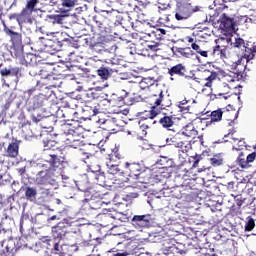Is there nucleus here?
<instances>
[{
    "label": "nucleus",
    "instance_id": "obj_11",
    "mask_svg": "<svg viewBox=\"0 0 256 256\" xmlns=\"http://www.w3.org/2000/svg\"><path fill=\"white\" fill-rule=\"evenodd\" d=\"M4 33H6L8 37H10L12 46L23 45V36L21 35V33H18L9 29V27H7V25L5 24H4Z\"/></svg>",
    "mask_w": 256,
    "mask_h": 256
},
{
    "label": "nucleus",
    "instance_id": "obj_29",
    "mask_svg": "<svg viewBox=\"0 0 256 256\" xmlns=\"http://www.w3.org/2000/svg\"><path fill=\"white\" fill-rule=\"evenodd\" d=\"M88 202L89 206L91 209L97 210V209H101V207H103V201L98 200L95 202V200L93 199H84L83 203Z\"/></svg>",
    "mask_w": 256,
    "mask_h": 256
},
{
    "label": "nucleus",
    "instance_id": "obj_47",
    "mask_svg": "<svg viewBox=\"0 0 256 256\" xmlns=\"http://www.w3.org/2000/svg\"><path fill=\"white\" fill-rule=\"evenodd\" d=\"M241 147H245V140L243 139L238 141V148L234 146L233 149H235L236 151H240Z\"/></svg>",
    "mask_w": 256,
    "mask_h": 256
},
{
    "label": "nucleus",
    "instance_id": "obj_6",
    "mask_svg": "<svg viewBox=\"0 0 256 256\" xmlns=\"http://www.w3.org/2000/svg\"><path fill=\"white\" fill-rule=\"evenodd\" d=\"M125 168L128 169V171L130 172L129 177H132V179H139L141 173L145 172V166L141 163L126 162Z\"/></svg>",
    "mask_w": 256,
    "mask_h": 256
},
{
    "label": "nucleus",
    "instance_id": "obj_63",
    "mask_svg": "<svg viewBox=\"0 0 256 256\" xmlns=\"http://www.w3.org/2000/svg\"><path fill=\"white\" fill-rule=\"evenodd\" d=\"M54 251H59V242H54Z\"/></svg>",
    "mask_w": 256,
    "mask_h": 256
},
{
    "label": "nucleus",
    "instance_id": "obj_18",
    "mask_svg": "<svg viewBox=\"0 0 256 256\" xmlns=\"http://www.w3.org/2000/svg\"><path fill=\"white\" fill-rule=\"evenodd\" d=\"M118 71L119 70L117 68H109V67L102 66L97 70V73L100 76V78L107 81V79H109V77H111V75H113V73H118Z\"/></svg>",
    "mask_w": 256,
    "mask_h": 256
},
{
    "label": "nucleus",
    "instance_id": "obj_10",
    "mask_svg": "<svg viewBox=\"0 0 256 256\" xmlns=\"http://www.w3.org/2000/svg\"><path fill=\"white\" fill-rule=\"evenodd\" d=\"M19 145H21V141L17 140V138H13L6 148V157L15 159V157L19 155Z\"/></svg>",
    "mask_w": 256,
    "mask_h": 256
},
{
    "label": "nucleus",
    "instance_id": "obj_39",
    "mask_svg": "<svg viewBox=\"0 0 256 256\" xmlns=\"http://www.w3.org/2000/svg\"><path fill=\"white\" fill-rule=\"evenodd\" d=\"M77 187H78L79 191H82L86 195H89V184H86V186H84L83 182H79L77 184Z\"/></svg>",
    "mask_w": 256,
    "mask_h": 256
},
{
    "label": "nucleus",
    "instance_id": "obj_43",
    "mask_svg": "<svg viewBox=\"0 0 256 256\" xmlns=\"http://www.w3.org/2000/svg\"><path fill=\"white\" fill-rule=\"evenodd\" d=\"M53 81H55V75L53 74H48V78H46V80H44V82H42L44 85H49V83H53Z\"/></svg>",
    "mask_w": 256,
    "mask_h": 256
},
{
    "label": "nucleus",
    "instance_id": "obj_27",
    "mask_svg": "<svg viewBox=\"0 0 256 256\" xmlns=\"http://www.w3.org/2000/svg\"><path fill=\"white\" fill-rule=\"evenodd\" d=\"M152 85H153V79L151 78H144L139 84L134 83L135 87H140V89L142 90L149 89L150 87H152Z\"/></svg>",
    "mask_w": 256,
    "mask_h": 256
},
{
    "label": "nucleus",
    "instance_id": "obj_35",
    "mask_svg": "<svg viewBox=\"0 0 256 256\" xmlns=\"http://www.w3.org/2000/svg\"><path fill=\"white\" fill-rule=\"evenodd\" d=\"M176 51L182 55V57H191V48H177Z\"/></svg>",
    "mask_w": 256,
    "mask_h": 256
},
{
    "label": "nucleus",
    "instance_id": "obj_32",
    "mask_svg": "<svg viewBox=\"0 0 256 256\" xmlns=\"http://www.w3.org/2000/svg\"><path fill=\"white\" fill-rule=\"evenodd\" d=\"M211 161V165H213V167H219L221 165H223V157L219 156V155H215L213 158L210 159Z\"/></svg>",
    "mask_w": 256,
    "mask_h": 256
},
{
    "label": "nucleus",
    "instance_id": "obj_38",
    "mask_svg": "<svg viewBox=\"0 0 256 256\" xmlns=\"http://www.w3.org/2000/svg\"><path fill=\"white\" fill-rule=\"evenodd\" d=\"M49 71H47V68H43L40 70L39 76L42 79V83H44L45 81H47V78L49 77Z\"/></svg>",
    "mask_w": 256,
    "mask_h": 256
},
{
    "label": "nucleus",
    "instance_id": "obj_41",
    "mask_svg": "<svg viewBox=\"0 0 256 256\" xmlns=\"http://www.w3.org/2000/svg\"><path fill=\"white\" fill-rule=\"evenodd\" d=\"M147 49H149L150 51H159V43L152 42L151 44L147 45Z\"/></svg>",
    "mask_w": 256,
    "mask_h": 256
},
{
    "label": "nucleus",
    "instance_id": "obj_9",
    "mask_svg": "<svg viewBox=\"0 0 256 256\" xmlns=\"http://www.w3.org/2000/svg\"><path fill=\"white\" fill-rule=\"evenodd\" d=\"M67 235V226L65 223L59 222L56 226L52 227V236L55 241H61Z\"/></svg>",
    "mask_w": 256,
    "mask_h": 256
},
{
    "label": "nucleus",
    "instance_id": "obj_21",
    "mask_svg": "<svg viewBox=\"0 0 256 256\" xmlns=\"http://www.w3.org/2000/svg\"><path fill=\"white\" fill-rule=\"evenodd\" d=\"M221 27L226 31H231L233 29V19L223 13L220 18Z\"/></svg>",
    "mask_w": 256,
    "mask_h": 256
},
{
    "label": "nucleus",
    "instance_id": "obj_13",
    "mask_svg": "<svg viewBox=\"0 0 256 256\" xmlns=\"http://www.w3.org/2000/svg\"><path fill=\"white\" fill-rule=\"evenodd\" d=\"M31 15H33V12L26 10V8H24L20 14L15 15V19L19 27H23L24 23H29L31 25V23H33Z\"/></svg>",
    "mask_w": 256,
    "mask_h": 256
},
{
    "label": "nucleus",
    "instance_id": "obj_31",
    "mask_svg": "<svg viewBox=\"0 0 256 256\" xmlns=\"http://www.w3.org/2000/svg\"><path fill=\"white\" fill-rule=\"evenodd\" d=\"M237 161H238V165H240V167L242 169H247V167H249V164L247 162V158L245 157V154L240 153L237 158Z\"/></svg>",
    "mask_w": 256,
    "mask_h": 256
},
{
    "label": "nucleus",
    "instance_id": "obj_5",
    "mask_svg": "<svg viewBox=\"0 0 256 256\" xmlns=\"http://www.w3.org/2000/svg\"><path fill=\"white\" fill-rule=\"evenodd\" d=\"M155 223V217L151 214L134 215L131 224L135 229H149Z\"/></svg>",
    "mask_w": 256,
    "mask_h": 256
},
{
    "label": "nucleus",
    "instance_id": "obj_12",
    "mask_svg": "<svg viewBox=\"0 0 256 256\" xmlns=\"http://www.w3.org/2000/svg\"><path fill=\"white\" fill-rule=\"evenodd\" d=\"M185 73H187V69L183 64H177L168 69V75H170V80L175 81V77H185Z\"/></svg>",
    "mask_w": 256,
    "mask_h": 256
},
{
    "label": "nucleus",
    "instance_id": "obj_22",
    "mask_svg": "<svg viewBox=\"0 0 256 256\" xmlns=\"http://www.w3.org/2000/svg\"><path fill=\"white\" fill-rule=\"evenodd\" d=\"M12 55L19 59V61H23L25 57V53L23 52V44L12 46Z\"/></svg>",
    "mask_w": 256,
    "mask_h": 256
},
{
    "label": "nucleus",
    "instance_id": "obj_2",
    "mask_svg": "<svg viewBox=\"0 0 256 256\" xmlns=\"http://www.w3.org/2000/svg\"><path fill=\"white\" fill-rule=\"evenodd\" d=\"M77 122L72 120V123H64L61 125L62 139L68 147H81V133L77 128Z\"/></svg>",
    "mask_w": 256,
    "mask_h": 256
},
{
    "label": "nucleus",
    "instance_id": "obj_37",
    "mask_svg": "<svg viewBox=\"0 0 256 256\" xmlns=\"http://www.w3.org/2000/svg\"><path fill=\"white\" fill-rule=\"evenodd\" d=\"M35 91H36L35 87H32L24 91V99H26L27 101H30L31 96L34 95Z\"/></svg>",
    "mask_w": 256,
    "mask_h": 256
},
{
    "label": "nucleus",
    "instance_id": "obj_45",
    "mask_svg": "<svg viewBox=\"0 0 256 256\" xmlns=\"http://www.w3.org/2000/svg\"><path fill=\"white\" fill-rule=\"evenodd\" d=\"M11 70V75H14L15 77H19L21 75V70L19 68H12Z\"/></svg>",
    "mask_w": 256,
    "mask_h": 256
},
{
    "label": "nucleus",
    "instance_id": "obj_4",
    "mask_svg": "<svg viewBox=\"0 0 256 256\" xmlns=\"http://www.w3.org/2000/svg\"><path fill=\"white\" fill-rule=\"evenodd\" d=\"M201 8L199 6H193L191 3L178 4L174 11L176 21H187L191 19L193 13H197Z\"/></svg>",
    "mask_w": 256,
    "mask_h": 256
},
{
    "label": "nucleus",
    "instance_id": "obj_23",
    "mask_svg": "<svg viewBox=\"0 0 256 256\" xmlns=\"http://www.w3.org/2000/svg\"><path fill=\"white\" fill-rule=\"evenodd\" d=\"M107 171L110 175H121L119 165L114 164L111 160L106 162Z\"/></svg>",
    "mask_w": 256,
    "mask_h": 256
},
{
    "label": "nucleus",
    "instance_id": "obj_3",
    "mask_svg": "<svg viewBox=\"0 0 256 256\" xmlns=\"http://www.w3.org/2000/svg\"><path fill=\"white\" fill-rule=\"evenodd\" d=\"M256 53V40L246 42V46L244 48V54L239 58L236 62L231 65V69H234L236 73H243L245 71V63H249V61H253L255 59Z\"/></svg>",
    "mask_w": 256,
    "mask_h": 256
},
{
    "label": "nucleus",
    "instance_id": "obj_14",
    "mask_svg": "<svg viewBox=\"0 0 256 256\" xmlns=\"http://www.w3.org/2000/svg\"><path fill=\"white\" fill-rule=\"evenodd\" d=\"M163 101V91H160L158 97L156 98L154 102V106L151 107V110L148 112V117L152 121V119H155L161 111L159 110V105H161V102Z\"/></svg>",
    "mask_w": 256,
    "mask_h": 256
},
{
    "label": "nucleus",
    "instance_id": "obj_53",
    "mask_svg": "<svg viewBox=\"0 0 256 256\" xmlns=\"http://www.w3.org/2000/svg\"><path fill=\"white\" fill-rule=\"evenodd\" d=\"M180 111L183 113H189V106H179Z\"/></svg>",
    "mask_w": 256,
    "mask_h": 256
},
{
    "label": "nucleus",
    "instance_id": "obj_16",
    "mask_svg": "<svg viewBox=\"0 0 256 256\" xmlns=\"http://www.w3.org/2000/svg\"><path fill=\"white\" fill-rule=\"evenodd\" d=\"M45 102V95L39 94L32 97L28 100V105L31 109H39V107H43V103Z\"/></svg>",
    "mask_w": 256,
    "mask_h": 256
},
{
    "label": "nucleus",
    "instance_id": "obj_28",
    "mask_svg": "<svg viewBox=\"0 0 256 256\" xmlns=\"http://www.w3.org/2000/svg\"><path fill=\"white\" fill-rule=\"evenodd\" d=\"M245 40L243 38H235V41L231 43V46L234 47V49H240L245 53V46H246Z\"/></svg>",
    "mask_w": 256,
    "mask_h": 256
},
{
    "label": "nucleus",
    "instance_id": "obj_56",
    "mask_svg": "<svg viewBox=\"0 0 256 256\" xmlns=\"http://www.w3.org/2000/svg\"><path fill=\"white\" fill-rule=\"evenodd\" d=\"M209 169L211 168H205V167L198 168V173H206V171H209Z\"/></svg>",
    "mask_w": 256,
    "mask_h": 256
},
{
    "label": "nucleus",
    "instance_id": "obj_42",
    "mask_svg": "<svg viewBox=\"0 0 256 256\" xmlns=\"http://www.w3.org/2000/svg\"><path fill=\"white\" fill-rule=\"evenodd\" d=\"M86 111H90L91 117H95V115L99 113V110L96 107L93 108V107L86 106Z\"/></svg>",
    "mask_w": 256,
    "mask_h": 256
},
{
    "label": "nucleus",
    "instance_id": "obj_46",
    "mask_svg": "<svg viewBox=\"0 0 256 256\" xmlns=\"http://www.w3.org/2000/svg\"><path fill=\"white\" fill-rule=\"evenodd\" d=\"M128 95H129V92H127L125 90H121L120 96H119V101H123V99H125Z\"/></svg>",
    "mask_w": 256,
    "mask_h": 256
},
{
    "label": "nucleus",
    "instance_id": "obj_36",
    "mask_svg": "<svg viewBox=\"0 0 256 256\" xmlns=\"http://www.w3.org/2000/svg\"><path fill=\"white\" fill-rule=\"evenodd\" d=\"M255 228V220L253 218H249L245 225V231H253Z\"/></svg>",
    "mask_w": 256,
    "mask_h": 256
},
{
    "label": "nucleus",
    "instance_id": "obj_54",
    "mask_svg": "<svg viewBox=\"0 0 256 256\" xmlns=\"http://www.w3.org/2000/svg\"><path fill=\"white\" fill-rule=\"evenodd\" d=\"M93 21H95L97 27H103V22H101V20L97 19V17H94Z\"/></svg>",
    "mask_w": 256,
    "mask_h": 256
},
{
    "label": "nucleus",
    "instance_id": "obj_26",
    "mask_svg": "<svg viewBox=\"0 0 256 256\" xmlns=\"http://www.w3.org/2000/svg\"><path fill=\"white\" fill-rule=\"evenodd\" d=\"M162 251H164L165 254L173 253V251H175V244H173V241L163 240L162 241Z\"/></svg>",
    "mask_w": 256,
    "mask_h": 256
},
{
    "label": "nucleus",
    "instance_id": "obj_17",
    "mask_svg": "<svg viewBox=\"0 0 256 256\" xmlns=\"http://www.w3.org/2000/svg\"><path fill=\"white\" fill-rule=\"evenodd\" d=\"M65 17H67V15L50 14L46 16L45 20L48 23H52V25H63L65 23Z\"/></svg>",
    "mask_w": 256,
    "mask_h": 256
},
{
    "label": "nucleus",
    "instance_id": "obj_51",
    "mask_svg": "<svg viewBox=\"0 0 256 256\" xmlns=\"http://www.w3.org/2000/svg\"><path fill=\"white\" fill-rule=\"evenodd\" d=\"M13 102V100H11V98H9L5 105H4V110L7 111V109H9V107H11V103Z\"/></svg>",
    "mask_w": 256,
    "mask_h": 256
},
{
    "label": "nucleus",
    "instance_id": "obj_34",
    "mask_svg": "<svg viewBox=\"0 0 256 256\" xmlns=\"http://www.w3.org/2000/svg\"><path fill=\"white\" fill-rule=\"evenodd\" d=\"M38 3H39V0H29L24 9L33 13V10L35 9Z\"/></svg>",
    "mask_w": 256,
    "mask_h": 256
},
{
    "label": "nucleus",
    "instance_id": "obj_24",
    "mask_svg": "<svg viewBox=\"0 0 256 256\" xmlns=\"http://www.w3.org/2000/svg\"><path fill=\"white\" fill-rule=\"evenodd\" d=\"M89 171L91 173H96L95 174V180L97 181V183H105V174H99V171H101V167L97 166L96 168H94L93 166L89 167Z\"/></svg>",
    "mask_w": 256,
    "mask_h": 256
},
{
    "label": "nucleus",
    "instance_id": "obj_15",
    "mask_svg": "<svg viewBox=\"0 0 256 256\" xmlns=\"http://www.w3.org/2000/svg\"><path fill=\"white\" fill-rule=\"evenodd\" d=\"M79 5V0H61L60 12L69 13V11H73V8Z\"/></svg>",
    "mask_w": 256,
    "mask_h": 256
},
{
    "label": "nucleus",
    "instance_id": "obj_52",
    "mask_svg": "<svg viewBox=\"0 0 256 256\" xmlns=\"http://www.w3.org/2000/svg\"><path fill=\"white\" fill-rule=\"evenodd\" d=\"M221 53V46H216L213 49V55H219Z\"/></svg>",
    "mask_w": 256,
    "mask_h": 256
},
{
    "label": "nucleus",
    "instance_id": "obj_33",
    "mask_svg": "<svg viewBox=\"0 0 256 256\" xmlns=\"http://www.w3.org/2000/svg\"><path fill=\"white\" fill-rule=\"evenodd\" d=\"M159 9L165 11L171 9V0H158Z\"/></svg>",
    "mask_w": 256,
    "mask_h": 256
},
{
    "label": "nucleus",
    "instance_id": "obj_59",
    "mask_svg": "<svg viewBox=\"0 0 256 256\" xmlns=\"http://www.w3.org/2000/svg\"><path fill=\"white\" fill-rule=\"evenodd\" d=\"M18 173L19 175H25V167L19 168Z\"/></svg>",
    "mask_w": 256,
    "mask_h": 256
},
{
    "label": "nucleus",
    "instance_id": "obj_50",
    "mask_svg": "<svg viewBox=\"0 0 256 256\" xmlns=\"http://www.w3.org/2000/svg\"><path fill=\"white\" fill-rule=\"evenodd\" d=\"M9 231V229H7L5 226H3L2 223H0V235H5V233H7Z\"/></svg>",
    "mask_w": 256,
    "mask_h": 256
},
{
    "label": "nucleus",
    "instance_id": "obj_60",
    "mask_svg": "<svg viewBox=\"0 0 256 256\" xmlns=\"http://www.w3.org/2000/svg\"><path fill=\"white\" fill-rule=\"evenodd\" d=\"M110 51H112V53H115V51H117V45L113 44L110 48Z\"/></svg>",
    "mask_w": 256,
    "mask_h": 256
},
{
    "label": "nucleus",
    "instance_id": "obj_1",
    "mask_svg": "<svg viewBox=\"0 0 256 256\" xmlns=\"http://www.w3.org/2000/svg\"><path fill=\"white\" fill-rule=\"evenodd\" d=\"M54 169L47 164L42 165V169L38 170L35 175L34 183L39 187H44L45 191H49L51 187L59 189V179H61V158L58 155L53 156Z\"/></svg>",
    "mask_w": 256,
    "mask_h": 256
},
{
    "label": "nucleus",
    "instance_id": "obj_40",
    "mask_svg": "<svg viewBox=\"0 0 256 256\" xmlns=\"http://www.w3.org/2000/svg\"><path fill=\"white\" fill-rule=\"evenodd\" d=\"M4 255L5 256H14L15 255V248H11V247H9V245H7L5 247Z\"/></svg>",
    "mask_w": 256,
    "mask_h": 256
},
{
    "label": "nucleus",
    "instance_id": "obj_61",
    "mask_svg": "<svg viewBox=\"0 0 256 256\" xmlns=\"http://www.w3.org/2000/svg\"><path fill=\"white\" fill-rule=\"evenodd\" d=\"M185 105H187V100L181 101L178 107H185Z\"/></svg>",
    "mask_w": 256,
    "mask_h": 256
},
{
    "label": "nucleus",
    "instance_id": "obj_19",
    "mask_svg": "<svg viewBox=\"0 0 256 256\" xmlns=\"http://www.w3.org/2000/svg\"><path fill=\"white\" fill-rule=\"evenodd\" d=\"M24 196L27 201H30V203H35V201H37V188L31 186L25 187Z\"/></svg>",
    "mask_w": 256,
    "mask_h": 256
},
{
    "label": "nucleus",
    "instance_id": "obj_8",
    "mask_svg": "<svg viewBox=\"0 0 256 256\" xmlns=\"http://www.w3.org/2000/svg\"><path fill=\"white\" fill-rule=\"evenodd\" d=\"M166 145H172L176 147L177 149H182V153L187 152V145H189L187 142L181 141V134H175L174 136L170 138H166Z\"/></svg>",
    "mask_w": 256,
    "mask_h": 256
},
{
    "label": "nucleus",
    "instance_id": "obj_57",
    "mask_svg": "<svg viewBox=\"0 0 256 256\" xmlns=\"http://www.w3.org/2000/svg\"><path fill=\"white\" fill-rule=\"evenodd\" d=\"M128 255H129V253H127V252L112 254V256H128Z\"/></svg>",
    "mask_w": 256,
    "mask_h": 256
},
{
    "label": "nucleus",
    "instance_id": "obj_7",
    "mask_svg": "<svg viewBox=\"0 0 256 256\" xmlns=\"http://www.w3.org/2000/svg\"><path fill=\"white\" fill-rule=\"evenodd\" d=\"M69 43H71V39L67 33L57 32L54 37V53H56V51H61V48L64 45H69Z\"/></svg>",
    "mask_w": 256,
    "mask_h": 256
},
{
    "label": "nucleus",
    "instance_id": "obj_58",
    "mask_svg": "<svg viewBox=\"0 0 256 256\" xmlns=\"http://www.w3.org/2000/svg\"><path fill=\"white\" fill-rule=\"evenodd\" d=\"M215 75L214 74H211L208 78H206V81H215Z\"/></svg>",
    "mask_w": 256,
    "mask_h": 256
},
{
    "label": "nucleus",
    "instance_id": "obj_48",
    "mask_svg": "<svg viewBox=\"0 0 256 256\" xmlns=\"http://www.w3.org/2000/svg\"><path fill=\"white\" fill-rule=\"evenodd\" d=\"M1 75H2L3 77H7L8 75H11V69H7V68L2 69V70H1Z\"/></svg>",
    "mask_w": 256,
    "mask_h": 256
},
{
    "label": "nucleus",
    "instance_id": "obj_64",
    "mask_svg": "<svg viewBox=\"0 0 256 256\" xmlns=\"http://www.w3.org/2000/svg\"><path fill=\"white\" fill-rule=\"evenodd\" d=\"M20 231H21V233H23V231H25L23 229V220H20Z\"/></svg>",
    "mask_w": 256,
    "mask_h": 256
},
{
    "label": "nucleus",
    "instance_id": "obj_20",
    "mask_svg": "<svg viewBox=\"0 0 256 256\" xmlns=\"http://www.w3.org/2000/svg\"><path fill=\"white\" fill-rule=\"evenodd\" d=\"M197 129L195 128V125L193 123L187 124L182 131V135H185V137H190L191 139H195L197 137Z\"/></svg>",
    "mask_w": 256,
    "mask_h": 256
},
{
    "label": "nucleus",
    "instance_id": "obj_55",
    "mask_svg": "<svg viewBox=\"0 0 256 256\" xmlns=\"http://www.w3.org/2000/svg\"><path fill=\"white\" fill-rule=\"evenodd\" d=\"M228 189H229V191H234L235 190V183L234 182H229L228 183Z\"/></svg>",
    "mask_w": 256,
    "mask_h": 256
},
{
    "label": "nucleus",
    "instance_id": "obj_44",
    "mask_svg": "<svg viewBox=\"0 0 256 256\" xmlns=\"http://www.w3.org/2000/svg\"><path fill=\"white\" fill-rule=\"evenodd\" d=\"M255 159H256V153L255 152H252L251 154H249L246 157V161L248 162V165H249V163H253Z\"/></svg>",
    "mask_w": 256,
    "mask_h": 256
},
{
    "label": "nucleus",
    "instance_id": "obj_30",
    "mask_svg": "<svg viewBox=\"0 0 256 256\" xmlns=\"http://www.w3.org/2000/svg\"><path fill=\"white\" fill-rule=\"evenodd\" d=\"M223 119V111L221 109L215 110L211 112V121L219 122Z\"/></svg>",
    "mask_w": 256,
    "mask_h": 256
},
{
    "label": "nucleus",
    "instance_id": "obj_25",
    "mask_svg": "<svg viewBox=\"0 0 256 256\" xmlns=\"http://www.w3.org/2000/svg\"><path fill=\"white\" fill-rule=\"evenodd\" d=\"M159 123L164 129H169V127H173V125H175V121H173L171 116H164L160 118Z\"/></svg>",
    "mask_w": 256,
    "mask_h": 256
},
{
    "label": "nucleus",
    "instance_id": "obj_62",
    "mask_svg": "<svg viewBox=\"0 0 256 256\" xmlns=\"http://www.w3.org/2000/svg\"><path fill=\"white\" fill-rule=\"evenodd\" d=\"M199 55H201L202 57H207V51H202L200 50V52H198Z\"/></svg>",
    "mask_w": 256,
    "mask_h": 256
},
{
    "label": "nucleus",
    "instance_id": "obj_49",
    "mask_svg": "<svg viewBox=\"0 0 256 256\" xmlns=\"http://www.w3.org/2000/svg\"><path fill=\"white\" fill-rule=\"evenodd\" d=\"M191 47H192V49H193L195 52H197V53H200V52H201V47H200L198 44L192 43Z\"/></svg>",
    "mask_w": 256,
    "mask_h": 256
}]
</instances>
